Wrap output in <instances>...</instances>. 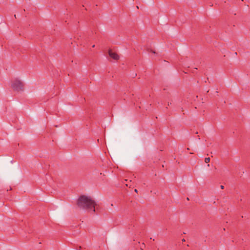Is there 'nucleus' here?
Segmentation results:
<instances>
[{"label":"nucleus","mask_w":250,"mask_h":250,"mask_svg":"<svg viewBox=\"0 0 250 250\" xmlns=\"http://www.w3.org/2000/svg\"><path fill=\"white\" fill-rule=\"evenodd\" d=\"M78 207L89 212L94 213L95 208L98 206L96 202L90 196L81 195L77 201Z\"/></svg>","instance_id":"f257e3e1"},{"label":"nucleus","mask_w":250,"mask_h":250,"mask_svg":"<svg viewBox=\"0 0 250 250\" xmlns=\"http://www.w3.org/2000/svg\"><path fill=\"white\" fill-rule=\"evenodd\" d=\"M24 84L23 83L18 79H15L12 82L11 87L15 91H22Z\"/></svg>","instance_id":"f03ea898"},{"label":"nucleus","mask_w":250,"mask_h":250,"mask_svg":"<svg viewBox=\"0 0 250 250\" xmlns=\"http://www.w3.org/2000/svg\"><path fill=\"white\" fill-rule=\"evenodd\" d=\"M108 54L109 56L115 60H118L119 59V55L115 52H113L111 49L108 50Z\"/></svg>","instance_id":"7ed1b4c3"},{"label":"nucleus","mask_w":250,"mask_h":250,"mask_svg":"<svg viewBox=\"0 0 250 250\" xmlns=\"http://www.w3.org/2000/svg\"><path fill=\"white\" fill-rule=\"evenodd\" d=\"M210 158L209 157H208V158H206L205 159V162L206 163H208L210 162Z\"/></svg>","instance_id":"20e7f679"},{"label":"nucleus","mask_w":250,"mask_h":250,"mask_svg":"<svg viewBox=\"0 0 250 250\" xmlns=\"http://www.w3.org/2000/svg\"><path fill=\"white\" fill-rule=\"evenodd\" d=\"M145 247V245L144 243L142 244V246L141 247V249L143 250V249Z\"/></svg>","instance_id":"39448f33"},{"label":"nucleus","mask_w":250,"mask_h":250,"mask_svg":"<svg viewBox=\"0 0 250 250\" xmlns=\"http://www.w3.org/2000/svg\"><path fill=\"white\" fill-rule=\"evenodd\" d=\"M220 188H221V189H224V186H223V185H221V186H220Z\"/></svg>","instance_id":"423d86ee"},{"label":"nucleus","mask_w":250,"mask_h":250,"mask_svg":"<svg viewBox=\"0 0 250 250\" xmlns=\"http://www.w3.org/2000/svg\"><path fill=\"white\" fill-rule=\"evenodd\" d=\"M182 242H185V241H186V240H185V239H183L182 240Z\"/></svg>","instance_id":"0eeeda50"},{"label":"nucleus","mask_w":250,"mask_h":250,"mask_svg":"<svg viewBox=\"0 0 250 250\" xmlns=\"http://www.w3.org/2000/svg\"><path fill=\"white\" fill-rule=\"evenodd\" d=\"M134 191H135V192H136V193H137V192H138V190H137V189H135L134 190Z\"/></svg>","instance_id":"6e6552de"},{"label":"nucleus","mask_w":250,"mask_h":250,"mask_svg":"<svg viewBox=\"0 0 250 250\" xmlns=\"http://www.w3.org/2000/svg\"><path fill=\"white\" fill-rule=\"evenodd\" d=\"M170 104H171V103H170V104H169V103H168V105H169Z\"/></svg>","instance_id":"1a4fd4ad"},{"label":"nucleus","mask_w":250,"mask_h":250,"mask_svg":"<svg viewBox=\"0 0 250 250\" xmlns=\"http://www.w3.org/2000/svg\"><path fill=\"white\" fill-rule=\"evenodd\" d=\"M170 104H171V103H170V104H169V103H168V105H169Z\"/></svg>","instance_id":"9d476101"},{"label":"nucleus","mask_w":250,"mask_h":250,"mask_svg":"<svg viewBox=\"0 0 250 250\" xmlns=\"http://www.w3.org/2000/svg\"><path fill=\"white\" fill-rule=\"evenodd\" d=\"M79 250H81V247L80 246V247H79Z\"/></svg>","instance_id":"9b49d317"},{"label":"nucleus","mask_w":250,"mask_h":250,"mask_svg":"<svg viewBox=\"0 0 250 250\" xmlns=\"http://www.w3.org/2000/svg\"><path fill=\"white\" fill-rule=\"evenodd\" d=\"M95 47V45H93L92 47Z\"/></svg>","instance_id":"f8f14e48"}]
</instances>
